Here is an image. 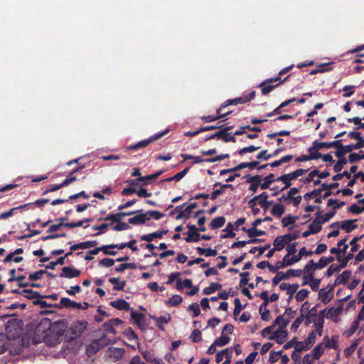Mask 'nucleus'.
I'll use <instances>...</instances> for the list:
<instances>
[{
	"label": "nucleus",
	"instance_id": "f257e3e1",
	"mask_svg": "<svg viewBox=\"0 0 364 364\" xmlns=\"http://www.w3.org/2000/svg\"><path fill=\"white\" fill-rule=\"evenodd\" d=\"M255 91L252 90L248 94L243 95L241 97L228 100L217 109L216 112L218 114H220V112H222L223 109L230 105H237L239 104H245L249 102L255 97Z\"/></svg>",
	"mask_w": 364,
	"mask_h": 364
},
{
	"label": "nucleus",
	"instance_id": "f03ea898",
	"mask_svg": "<svg viewBox=\"0 0 364 364\" xmlns=\"http://www.w3.org/2000/svg\"><path fill=\"white\" fill-rule=\"evenodd\" d=\"M169 129H166L162 132H160L159 134L151 135L149 139L140 141L137 142L135 144L130 145L127 147L128 150H137L139 149L145 148L148 145H149L151 143L159 139L164 135H166L167 133H168Z\"/></svg>",
	"mask_w": 364,
	"mask_h": 364
},
{
	"label": "nucleus",
	"instance_id": "7ed1b4c3",
	"mask_svg": "<svg viewBox=\"0 0 364 364\" xmlns=\"http://www.w3.org/2000/svg\"><path fill=\"white\" fill-rule=\"evenodd\" d=\"M108 338L106 336L93 341L87 348V354L88 356H92L96 354L101 348L108 344L107 341Z\"/></svg>",
	"mask_w": 364,
	"mask_h": 364
},
{
	"label": "nucleus",
	"instance_id": "20e7f679",
	"mask_svg": "<svg viewBox=\"0 0 364 364\" xmlns=\"http://www.w3.org/2000/svg\"><path fill=\"white\" fill-rule=\"evenodd\" d=\"M302 274L301 269H289L287 272H278L272 279V285H277L282 279H288L290 276L301 277Z\"/></svg>",
	"mask_w": 364,
	"mask_h": 364
},
{
	"label": "nucleus",
	"instance_id": "39448f33",
	"mask_svg": "<svg viewBox=\"0 0 364 364\" xmlns=\"http://www.w3.org/2000/svg\"><path fill=\"white\" fill-rule=\"evenodd\" d=\"M280 79L281 78L279 77H276L267 79L262 82L258 86L259 87L261 88L262 95H267L270 92H272L274 88L279 87L278 83L275 85H272V83L278 80H280Z\"/></svg>",
	"mask_w": 364,
	"mask_h": 364
},
{
	"label": "nucleus",
	"instance_id": "423d86ee",
	"mask_svg": "<svg viewBox=\"0 0 364 364\" xmlns=\"http://www.w3.org/2000/svg\"><path fill=\"white\" fill-rule=\"evenodd\" d=\"M80 274V270L75 269L73 266H67L62 268L59 277L72 279L79 277Z\"/></svg>",
	"mask_w": 364,
	"mask_h": 364
},
{
	"label": "nucleus",
	"instance_id": "0eeeda50",
	"mask_svg": "<svg viewBox=\"0 0 364 364\" xmlns=\"http://www.w3.org/2000/svg\"><path fill=\"white\" fill-rule=\"evenodd\" d=\"M87 322L86 321H77L70 327V331L75 337L80 336L86 329Z\"/></svg>",
	"mask_w": 364,
	"mask_h": 364
},
{
	"label": "nucleus",
	"instance_id": "6e6552de",
	"mask_svg": "<svg viewBox=\"0 0 364 364\" xmlns=\"http://www.w3.org/2000/svg\"><path fill=\"white\" fill-rule=\"evenodd\" d=\"M316 269L317 268H316V262H314V260H310L305 265L304 269L302 270V274L304 273L303 279H313V277H314V273Z\"/></svg>",
	"mask_w": 364,
	"mask_h": 364
},
{
	"label": "nucleus",
	"instance_id": "1a4fd4ad",
	"mask_svg": "<svg viewBox=\"0 0 364 364\" xmlns=\"http://www.w3.org/2000/svg\"><path fill=\"white\" fill-rule=\"evenodd\" d=\"M287 336V331L285 329L278 328V329L273 332L268 338L269 340H274L278 344L284 343L286 337Z\"/></svg>",
	"mask_w": 364,
	"mask_h": 364
},
{
	"label": "nucleus",
	"instance_id": "9d476101",
	"mask_svg": "<svg viewBox=\"0 0 364 364\" xmlns=\"http://www.w3.org/2000/svg\"><path fill=\"white\" fill-rule=\"evenodd\" d=\"M333 286H331L328 291L324 289L319 290L318 296L322 303L324 304H328L333 297Z\"/></svg>",
	"mask_w": 364,
	"mask_h": 364
},
{
	"label": "nucleus",
	"instance_id": "9b49d317",
	"mask_svg": "<svg viewBox=\"0 0 364 364\" xmlns=\"http://www.w3.org/2000/svg\"><path fill=\"white\" fill-rule=\"evenodd\" d=\"M150 218L147 217V214L140 212V213L134 215L129 219V223L137 225L145 223L147 220H149Z\"/></svg>",
	"mask_w": 364,
	"mask_h": 364
},
{
	"label": "nucleus",
	"instance_id": "f8f14e48",
	"mask_svg": "<svg viewBox=\"0 0 364 364\" xmlns=\"http://www.w3.org/2000/svg\"><path fill=\"white\" fill-rule=\"evenodd\" d=\"M167 230H162L161 231L154 232L147 235H143L140 237L141 241L151 242L155 238H161L163 235L167 234Z\"/></svg>",
	"mask_w": 364,
	"mask_h": 364
},
{
	"label": "nucleus",
	"instance_id": "ddd939ff",
	"mask_svg": "<svg viewBox=\"0 0 364 364\" xmlns=\"http://www.w3.org/2000/svg\"><path fill=\"white\" fill-rule=\"evenodd\" d=\"M338 335H334L333 336L331 339H329V338L326 336L324 338H323V342H324V344H325V348H329V349H334V350H336L338 349Z\"/></svg>",
	"mask_w": 364,
	"mask_h": 364
},
{
	"label": "nucleus",
	"instance_id": "4468645a",
	"mask_svg": "<svg viewBox=\"0 0 364 364\" xmlns=\"http://www.w3.org/2000/svg\"><path fill=\"white\" fill-rule=\"evenodd\" d=\"M109 304L112 307H114L118 310L129 311L131 309L130 304L127 301H126L124 299H119L116 301H112L109 303Z\"/></svg>",
	"mask_w": 364,
	"mask_h": 364
},
{
	"label": "nucleus",
	"instance_id": "2eb2a0df",
	"mask_svg": "<svg viewBox=\"0 0 364 364\" xmlns=\"http://www.w3.org/2000/svg\"><path fill=\"white\" fill-rule=\"evenodd\" d=\"M121 323H122V321L117 318L109 320L107 322L105 323L103 326L108 332L114 334L116 333V331L114 327L117 326Z\"/></svg>",
	"mask_w": 364,
	"mask_h": 364
},
{
	"label": "nucleus",
	"instance_id": "dca6fc26",
	"mask_svg": "<svg viewBox=\"0 0 364 364\" xmlns=\"http://www.w3.org/2000/svg\"><path fill=\"white\" fill-rule=\"evenodd\" d=\"M98 244L97 241L92 240V241H85L80 243L73 245L70 250H77L79 249H87L90 247H95Z\"/></svg>",
	"mask_w": 364,
	"mask_h": 364
},
{
	"label": "nucleus",
	"instance_id": "f3484780",
	"mask_svg": "<svg viewBox=\"0 0 364 364\" xmlns=\"http://www.w3.org/2000/svg\"><path fill=\"white\" fill-rule=\"evenodd\" d=\"M355 221H357L356 219L343 220L341 222L340 228L345 230L346 232H350L358 228L357 225L354 224Z\"/></svg>",
	"mask_w": 364,
	"mask_h": 364
},
{
	"label": "nucleus",
	"instance_id": "a211bd4d",
	"mask_svg": "<svg viewBox=\"0 0 364 364\" xmlns=\"http://www.w3.org/2000/svg\"><path fill=\"white\" fill-rule=\"evenodd\" d=\"M342 311V306L340 305L338 307L334 308L331 307L330 308L327 313H326V318L328 319L332 320L333 321H336L338 315Z\"/></svg>",
	"mask_w": 364,
	"mask_h": 364
},
{
	"label": "nucleus",
	"instance_id": "6ab92c4d",
	"mask_svg": "<svg viewBox=\"0 0 364 364\" xmlns=\"http://www.w3.org/2000/svg\"><path fill=\"white\" fill-rule=\"evenodd\" d=\"M298 288H299L298 284H289L284 282L279 285V289L283 291L286 290L287 294L289 295H294V293L298 289Z\"/></svg>",
	"mask_w": 364,
	"mask_h": 364
},
{
	"label": "nucleus",
	"instance_id": "aec40b11",
	"mask_svg": "<svg viewBox=\"0 0 364 364\" xmlns=\"http://www.w3.org/2000/svg\"><path fill=\"white\" fill-rule=\"evenodd\" d=\"M109 282L114 284V290L115 291H123L126 286V281H119L117 277H110L108 279Z\"/></svg>",
	"mask_w": 364,
	"mask_h": 364
},
{
	"label": "nucleus",
	"instance_id": "412c9836",
	"mask_svg": "<svg viewBox=\"0 0 364 364\" xmlns=\"http://www.w3.org/2000/svg\"><path fill=\"white\" fill-rule=\"evenodd\" d=\"M319 307V304H316L313 306L306 315H304L305 318V325L309 326L311 323H312V318L316 317V311L317 309Z\"/></svg>",
	"mask_w": 364,
	"mask_h": 364
},
{
	"label": "nucleus",
	"instance_id": "4be33fe9",
	"mask_svg": "<svg viewBox=\"0 0 364 364\" xmlns=\"http://www.w3.org/2000/svg\"><path fill=\"white\" fill-rule=\"evenodd\" d=\"M231 112H232L231 111L228 112L226 113H222L220 112V114L217 113V114H218L217 116H213V115L203 116V117H201V119L205 122L209 123V122L216 121L219 119L224 118V117L228 116Z\"/></svg>",
	"mask_w": 364,
	"mask_h": 364
},
{
	"label": "nucleus",
	"instance_id": "5701e85b",
	"mask_svg": "<svg viewBox=\"0 0 364 364\" xmlns=\"http://www.w3.org/2000/svg\"><path fill=\"white\" fill-rule=\"evenodd\" d=\"M225 223V218L223 216L216 217L213 219L209 225L211 229H218L222 228Z\"/></svg>",
	"mask_w": 364,
	"mask_h": 364
},
{
	"label": "nucleus",
	"instance_id": "b1692460",
	"mask_svg": "<svg viewBox=\"0 0 364 364\" xmlns=\"http://www.w3.org/2000/svg\"><path fill=\"white\" fill-rule=\"evenodd\" d=\"M242 230L247 232L248 237L250 238L265 235V232L264 230H257L256 228L247 229L245 227H243L242 228Z\"/></svg>",
	"mask_w": 364,
	"mask_h": 364
},
{
	"label": "nucleus",
	"instance_id": "393cba45",
	"mask_svg": "<svg viewBox=\"0 0 364 364\" xmlns=\"http://www.w3.org/2000/svg\"><path fill=\"white\" fill-rule=\"evenodd\" d=\"M285 212V207L282 203H275L271 210V213L277 218H280Z\"/></svg>",
	"mask_w": 364,
	"mask_h": 364
},
{
	"label": "nucleus",
	"instance_id": "a878e982",
	"mask_svg": "<svg viewBox=\"0 0 364 364\" xmlns=\"http://www.w3.org/2000/svg\"><path fill=\"white\" fill-rule=\"evenodd\" d=\"M284 314L278 316L276 318V319L274 321L272 326L274 327L276 326H279V328H281L282 329H284L287 327V326L289 324V320L284 318Z\"/></svg>",
	"mask_w": 364,
	"mask_h": 364
},
{
	"label": "nucleus",
	"instance_id": "bb28decb",
	"mask_svg": "<svg viewBox=\"0 0 364 364\" xmlns=\"http://www.w3.org/2000/svg\"><path fill=\"white\" fill-rule=\"evenodd\" d=\"M222 288V284L220 283L212 282L210 286L205 287L203 290V294L205 295H210L214 293L215 291L219 290Z\"/></svg>",
	"mask_w": 364,
	"mask_h": 364
},
{
	"label": "nucleus",
	"instance_id": "cd10ccee",
	"mask_svg": "<svg viewBox=\"0 0 364 364\" xmlns=\"http://www.w3.org/2000/svg\"><path fill=\"white\" fill-rule=\"evenodd\" d=\"M336 213L335 210H332L328 213H326L324 215H321V211L316 213V218H318L319 220L322 223V224L330 220Z\"/></svg>",
	"mask_w": 364,
	"mask_h": 364
},
{
	"label": "nucleus",
	"instance_id": "c85d7f7f",
	"mask_svg": "<svg viewBox=\"0 0 364 364\" xmlns=\"http://www.w3.org/2000/svg\"><path fill=\"white\" fill-rule=\"evenodd\" d=\"M287 241L285 240V239L283 237V235L282 236H277L274 240V242H273V245H274V247L277 250V251H280L282 250L284 247L285 245H287Z\"/></svg>",
	"mask_w": 364,
	"mask_h": 364
},
{
	"label": "nucleus",
	"instance_id": "c756f323",
	"mask_svg": "<svg viewBox=\"0 0 364 364\" xmlns=\"http://www.w3.org/2000/svg\"><path fill=\"white\" fill-rule=\"evenodd\" d=\"M232 129V127H225L223 129H220L218 131V134H220V136H218V140H222L225 143L228 142V136H230V132L229 130Z\"/></svg>",
	"mask_w": 364,
	"mask_h": 364
},
{
	"label": "nucleus",
	"instance_id": "7c9ffc66",
	"mask_svg": "<svg viewBox=\"0 0 364 364\" xmlns=\"http://www.w3.org/2000/svg\"><path fill=\"white\" fill-rule=\"evenodd\" d=\"M322 223L319 220L318 218H315L313 222L309 225V229L311 230L312 234H316L321 231L322 227Z\"/></svg>",
	"mask_w": 364,
	"mask_h": 364
},
{
	"label": "nucleus",
	"instance_id": "2f4dec72",
	"mask_svg": "<svg viewBox=\"0 0 364 364\" xmlns=\"http://www.w3.org/2000/svg\"><path fill=\"white\" fill-rule=\"evenodd\" d=\"M263 181L264 182L260 185V188L264 190L268 188L269 186L277 180L274 178V173H269L268 176L263 178Z\"/></svg>",
	"mask_w": 364,
	"mask_h": 364
},
{
	"label": "nucleus",
	"instance_id": "473e14b6",
	"mask_svg": "<svg viewBox=\"0 0 364 364\" xmlns=\"http://www.w3.org/2000/svg\"><path fill=\"white\" fill-rule=\"evenodd\" d=\"M324 352V348L323 346L322 343H318L316 345L313 350L311 351L312 356L314 359L318 360L319 359L321 355L323 354Z\"/></svg>",
	"mask_w": 364,
	"mask_h": 364
},
{
	"label": "nucleus",
	"instance_id": "72a5a7b5",
	"mask_svg": "<svg viewBox=\"0 0 364 364\" xmlns=\"http://www.w3.org/2000/svg\"><path fill=\"white\" fill-rule=\"evenodd\" d=\"M276 180L277 181H282L285 185L284 187L282 188L280 191H282L291 186V181L292 179L287 173L282 175L281 176L276 178Z\"/></svg>",
	"mask_w": 364,
	"mask_h": 364
},
{
	"label": "nucleus",
	"instance_id": "f704fd0d",
	"mask_svg": "<svg viewBox=\"0 0 364 364\" xmlns=\"http://www.w3.org/2000/svg\"><path fill=\"white\" fill-rule=\"evenodd\" d=\"M353 150V146H351V144H348V145H346V146L342 145L341 149H339V150H337L335 152V156L338 158H341V157H343V156L346 153L351 152Z\"/></svg>",
	"mask_w": 364,
	"mask_h": 364
},
{
	"label": "nucleus",
	"instance_id": "c9c22d12",
	"mask_svg": "<svg viewBox=\"0 0 364 364\" xmlns=\"http://www.w3.org/2000/svg\"><path fill=\"white\" fill-rule=\"evenodd\" d=\"M23 292H24L23 294H26L25 296L28 299L43 298V296L40 294V292L33 291L30 289H24Z\"/></svg>",
	"mask_w": 364,
	"mask_h": 364
},
{
	"label": "nucleus",
	"instance_id": "e433bc0d",
	"mask_svg": "<svg viewBox=\"0 0 364 364\" xmlns=\"http://www.w3.org/2000/svg\"><path fill=\"white\" fill-rule=\"evenodd\" d=\"M187 235L184 238L186 242H196L200 240V235L198 232H188Z\"/></svg>",
	"mask_w": 364,
	"mask_h": 364
},
{
	"label": "nucleus",
	"instance_id": "4c0bfd02",
	"mask_svg": "<svg viewBox=\"0 0 364 364\" xmlns=\"http://www.w3.org/2000/svg\"><path fill=\"white\" fill-rule=\"evenodd\" d=\"M353 253H348L345 257H341V256H337L336 259L340 262V267L341 269L346 267L348 264V262L353 258Z\"/></svg>",
	"mask_w": 364,
	"mask_h": 364
},
{
	"label": "nucleus",
	"instance_id": "58836bf2",
	"mask_svg": "<svg viewBox=\"0 0 364 364\" xmlns=\"http://www.w3.org/2000/svg\"><path fill=\"white\" fill-rule=\"evenodd\" d=\"M153 318L155 319V321L156 323V326L161 330H164V326L161 324L162 323H167L171 319V317L170 315H168V317H166V316H160L156 317V318H155V317H153Z\"/></svg>",
	"mask_w": 364,
	"mask_h": 364
},
{
	"label": "nucleus",
	"instance_id": "ea45409f",
	"mask_svg": "<svg viewBox=\"0 0 364 364\" xmlns=\"http://www.w3.org/2000/svg\"><path fill=\"white\" fill-rule=\"evenodd\" d=\"M131 317L139 326H141V324L144 322V316L142 313H139L134 311H132Z\"/></svg>",
	"mask_w": 364,
	"mask_h": 364
},
{
	"label": "nucleus",
	"instance_id": "a19ab883",
	"mask_svg": "<svg viewBox=\"0 0 364 364\" xmlns=\"http://www.w3.org/2000/svg\"><path fill=\"white\" fill-rule=\"evenodd\" d=\"M234 227L233 225L229 223L226 228L223 230V231L225 232H227L226 234L225 235H221V237L222 238H233L235 237L236 234L233 232V230H234Z\"/></svg>",
	"mask_w": 364,
	"mask_h": 364
},
{
	"label": "nucleus",
	"instance_id": "79ce46f5",
	"mask_svg": "<svg viewBox=\"0 0 364 364\" xmlns=\"http://www.w3.org/2000/svg\"><path fill=\"white\" fill-rule=\"evenodd\" d=\"M182 296L178 294H175L171 298H170L166 301V303L168 304L171 306H178L182 303Z\"/></svg>",
	"mask_w": 364,
	"mask_h": 364
},
{
	"label": "nucleus",
	"instance_id": "37998d69",
	"mask_svg": "<svg viewBox=\"0 0 364 364\" xmlns=\"http://www.w3.org/2000/svg\"><path fill=\"white\" fill-rule=\"evenodd\" d=\"M316 331H311L308 337L304 341V343L306 345V349H310L312 347L313 344L316 341Z\"/></svg>",
	"mask_w": 364,
	"mask_h": 364
},
{
	"label": "nucleus",
	"instance_id": "c03bdc74",
	"mask_svg": "<svg viewBox=\"0 0 364 364\" xmlns=\"http://www.w3.org/2000/svg\"><path fill=\"white\" fill-rule=\"evenodd\" d=\"M190 340L193 343H199L202 341V333L198 329H195L192 331L189 337Z\"/></svg>",
	"mask_w": 364,
	"mask_h": 364
},
{
	"label": "nucleus",
	"instance_id": "a18cd8bd",
	"mask_svg": "<svg viewBox=\"0 0 364 364\" xmlns=\"http://www.w3.org/2000/svg\"><path fill=\"white\" fill-rule=\"evenodd\" d=\"M339 159L337 161L336 164L333 166V170L335 172H340L343 166L347 164V160L344 157L338 158Z\"/></svg>",
	"mask_w": 364,
	"mask_h": 364
},
{
	"label": "nucleus",
	"instance_id": "49530a36",
	"mask_svg": "<svg viewBox=\"0 0 364 364\" xmlns=\"http://www.w3.org/2000/svg\"><path fill=\"white\" fill-rule=\"evenodd\" d=\"M321 194V190L314 189L311 192H308L304 195V199L306 201H309L311 199L314 198H316L317 196H320Z\"/></svg>",
	"mask_w": 364,
	"mask_h": 364
},
{
	"label": "nucleus",
	"instance_id": "de8ad7c7",
	"mask_svg": "<svg viewBox=\"0 0 364 364\" xmlns=\"http://www.w3.org/2000/svg\"><path fill=\"white\" fill-rule=\"evenodd\" d=\"M260 148V146H255L254 145H250L246 147H244L240 150L237 151L238 154L240 156H243L244 154L247 153H252L257 150H258Z\"/></svg>",
	"mask_w": 364,
	"mask_h": 364
},
{
	"label": "nucleus",
	"instance_id": "09e8293b",
	"mask_svg": "<svg viewBox=\"0 0 364 364\" xmlns=\"http://www.w3.org/2000/svg\"><path fill=\"white\" fill-rule=\"evenodd\" d=\"M305 319L304 314H301L299 316H298L295 321L293 322V323L291 326V330L293 332H296L302 323V321Z\"/></svg>",
	"mask_w": 364,
	"mask_h": 364
},
{
	"label": "nucleus",
	"instance_id": "8fccbe9b",
	"mask_svg": "<svg viewBox=\"0 0 364 364\" xmlns=\"http://www.w3.org/2000/svg\"><path fill=\"white\" fill-rule=\"evenodd\" d=\"M230 341V338L228 336H226L222 334V336L220 337L216 338L214 342H215V345L221 347V346H224L227 345L228 343H229Z\"/></svg>",
	"mask_w": 364,
	"mask_h": 364
},
{
	"label": "nucleus",
	"instance_id": "3c124183",
	"mask_svg": "<svg viewBox=\"0 0 364 364\" xmlns=\"http://www.w3.org/2000/svg\"><path fill=\"white\" fill-rule=\"evenodd\" d=\"M313 254H314V252L312 251H308V250H306V247H304L299 250L298 255H294V256L298 262L301 259V258L304 256H311Z\"/></svg>",
	"mask_w": 364,
	"mask_h": 364
},
{
	"label": "nucleus",
	"instance_id": "603ef678",
	"mask_svg": "<svg viewBox=\"0 0 364 364\" xmlns=\"http://www.w3.org/2000/svg\"><path fill=\"white\" fill-rule=\"evenodd\" d=\"M308 151L309 153V156H313L312 158H311V160H316L321 156V154L318 152V149L317 148H315V146L313 144L312 146L309 147L308 149Z\"/></svg>",
	"mask_w": 364,
	"mask_h": 364
},
{
	"label": "nucleus",
	"instance_id": "864d4df0",
	"mask_svg": "<svg viewBox=\"0 0 364 364\" xmlns=\"http://www.w3.org/2000/svg\"><path fill=\"white\" fill-rule=\"evenodd\" d=\"M47 273V271L44 269H41L38 272H35L31 273L28 276V279L30 281H36L41 279V276L44 274Z\"/></svg>",
	"mask_w": 364,
	"mask_h": 364
},
{
	"label": "nucleus",
	"instance_id": "5fc2aeb1",
	"mask_svg": "<svg viewBox=\"0 0 364 364\" xmlns=\"http://www.w3.org/2000/svg\"><path fill=\"white\" fill-rule=\"evenodd\" d=\"M259 314H261V318L263 321H267L271 318L269 311L267 309V306L264 308H262V304L259 309Z\"/></svg>",
	"mask_w": 364,
	"mask_h": 364
},
{
	"label": "nucleus",
	"instance_id": "6e6d98bb",
	"mask_svg": "<svg viewBox=\"0 0 364 364\" xmlns=\"http://www.w3.org/2000/svg\"><path fill=\"white\" fill-rule=\"evenodd\" d=\"M234 304H235V309H234L233 314H234V316L236 317L237 315H239V314L241 312L242 309L245 306V305L243 306H242L239 298L235 299Z\"/></svg>",
	"mask_w": 364,
	"mask_h": 364
},
{
	"label": "nucleus",
	"instance_id": "4d7b16f0",
	"mask_svg": "<svg viewBox=\"0 0 364 364\" xmlns=\"http://www.w3.org/2000/svg\"><path fill=\"white\" fill-rule=\"evenodd\" d=\"M308 171H309V169L299 168V169H296V171H294L291 173H287V174L289 175V176L291 177V178L292 180H294V179L297 178L299 176H303L304 174L307 173Z\"/></svg>",
	"mask_w": 364,
	"mask_h": 364
},
{
	"label": "nucleus",
	"instance_id": "13d9d810",
	"mask_svg": "<svg viewBox=\"0 0 364 364\" xmlns=\"http://www.w3.org/2000/svg\"><path fill=\"white\" fill-rule=\"evenodd\" d=\"M309 294V291L307 289H302L297 292L295 296L296 300L297 301H302L308 296Z\"/></svg>",
	"mask_w": 364,
	"mask_h": 364
},
{
	"label": "nucleus",
	"instance_id": "bf43d9fd",
	"mask_svg": "<svg viewBox=\"0 0 364 364\" xmlns=\"http://www.w3.org/2000/svg\"><path fill=\"white\" fill-rule=\"evenodd\" d=\"M146 214H147V217H149L150 218L151 217L155 220H160L165 216L164 213L157 210H148Z\"/></svg>",
	"mask_w": 364,
	"mask_h": 364
},
{
	"label": "nucleus",
	"instance_id": "052dcab7",
	"mask_svg": "<svg viewBox=\"0 0 364 364\" xmlns=\"http://www.w3.org/2000/svg\"><path fill=\"white\" fill-rule=\"evenodd\" d=\"M60 304L61 306H63V307H65L68 309H73V305H74V301L68 297H63V298H61Z\"/></svg>",
	"mask_w": 364,
	"mask_h": 364
},
{
	"label": "nucleus",
	"instance_id": "680f3d73",
	"mask_svg": "<svg viewBox=\"0 0 364 364\" xmlns=\"http://www.w3.org/2000/svg\"><path fill=\"white\" fill-rule=\"evenodd\" d=\"M341 269V268L340 267L339 265L333 264L330 265L329 267L328 268V269L326 272V276L327 277H330L333 275V273L338 272H340Z\"/></svg>",
	"mask_w": 364,
	"mask_h": 364
},
{
	"label": "nucleus",
	"instance_id": "e2e57ef3",
	"mask_svg": "<svg viewBox=\"0 0 364 364\" xmlns=\"http://www.w3.org/2000/svg\"><path fill=\"white\" fill-rule=\"evenodd\" d=\"M115 260L111 258H104L99 262V265L105 267H111L114 264Z\"/></svg>",
	"mask_w": 364,
	"mask_h": 364
},
{
	"label": "nucleus",
	"instance_id": "0e129e2a",
	"mask_svg": "<svg viewBox=\"0 0 364 364\" xmlns=\"http://www.w3.org/2000/svg\"><path fill=\"white\" fill-rule=\"evenodd\" d=\"M363 237V235L355 237L350 242V245L352 246L350 249L352 252L351 253H353L358 250L359 245L357 244V242L359 241Z\"/></svg>",
	"mask_w": 364,
	"mask_h": 364
},
{
	"label": "nucleus",
	"instance_id": "69168bd1",
	"mask_svg": "<svg viewBox=\"0 0 364 364\" xmlns=\"http://www.w3.org/2000/svg\"><path fill=\"white\" fill-rule=\"evenodd\" d=\"M188 310L193 312V317H197L200 314V309L198 304L193 303L188 306Z\"/></svg>",
	"mask_w": 364,
	"mask_h": 364
},
{
	"label": "nucleus",
	"instance_id": "338daca9",
	"mask_svg": "<svg viewBox=\"0 0 364 364\" xmlns=\"http://www.w3.org/2000/svg\"><path fill=\"white\" fill-rule=\"evenodd\" d=\"M350 276L351 272L350 270H345L338 276V277L342 282V284H346L348 280L350 279Z\"/></svg>",
	"mask_w": 364,
	"mask_h": 364
},
{
	"label": "nucleus",
	"instance_id": "774afa93",
	"mask_svg": "<svg viewBox=\"0 0 364 364\" xmlns=\"http://www.w3.org/2000/svg\"><path fill=\"white\" fill-rule=\"evenodd\" d=\"M309 279V285L311 288V289L314 291H318L319 288V284L321 283L320 279H315L313 277V279Z\"/></svg>",
	"mask_w": 364,
	"mask_h": 364
}]
</instances>
